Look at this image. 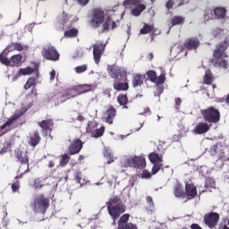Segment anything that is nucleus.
Here are the masks:
<instances>
[{
	"label": "nucleus",
	"mask_w": 229,
	"mask_h": 229,
	"mask_svg": "<svg viewBox=\"0 0 229 229\" xmlns=\"http://www.w3.org/2000/svg\"><path fill=\"white\" fill-rule=\"evenodd\" d=\"M229 41L228 38H225L223 42L217 44L213 50V58L210 60V63L215 67H220L222 69H228V61L226 58V49H228Z\"/></svg>",
	"instance_id": "nucleus-1"
},
{
	"label": "nucleus",
	"mask_w": 229,
	"mask_h": 229,
	"mask_svg": "<svg viewBox=\"0 0 229 229\" xmlns=\"http://www.w3.org/2000/svg\"><path fill=\"white\" fill-rule=\"evenodd\" d=\"M200 114L203 120L209 124H217L221 121V112L214 106H208L206 109H201Z\"/></svg>",
	"instance_id": "nucleus-2"
},
{
	"label": "nucleus",
	"mask_w": 229,
	"mask_h": 229,
	"mask_svg": "<svg viewBox=\"0 0 229 229\" xmlns=\"http://www.w3.org/2000/svg\"><path fill=\"white\" fill-rule=\"evenodd\" d=\"M32 208L35 214H45L49 208V199L46 198L44 194L38 195L34 199Z\"/></svg>",
	"instance_id": "nucleus-3"
},
{
	"label": "nucleus",
	"mask_w": 229,
	"mask_h": 229,
	"mask_svg": "<svg viewBox=\"0 0 229 229\" xmlns=\"http://www.w3.org/2000/svg\"><path fill=\"white\" fill-rule=\"evenodd\" d=\"M123 6H131V15L140 17L142 12L146 10V4H142V0H125Z\"/></svg>",
	"instance_id": "nucleus-4"
},
{
	"label": "nucleus",
	"mask_w": 229,
	"mask_h": 229,
	"mask_svg": "<svg viewBox=\"0 0 229 229\" xmlns=\"http://www.w3.org/2000/svg\"><path fill=\"white\" fill-rule=\"evenodd\" d=\"M26 114V110L24 108H21L19 112H16L13 115H12L8 120L0 126V137H3V135L8 133L10 131V126L15 123L20 117H22Z\"/></svg>",
	"instance_id": "nucleus-5"
},
{
	"label": "nucleus",
	"mask_w": 229,
	"mask_h": 229,
	"mask_svg": "<svg viewBox=\"0 0 229 229\" xmlns=\"http://www.w3.org/2000/svg\"><path fill=\"white\" fill-rule=\"evenodd\" d=\"M124 167H135V169H144L146 167V158L140 156H131L126 158Z\"/></svg>",
	"instance_id": "nucleus-6"
},
{
	"label": "nucleus",
	"mask_w": 229,
	"mask_h": 229,
	"mask_svg": "<svg viewBox=\"0 0 229 229\" xmlns=\"http://www.w3.org/2000/svg\"><path fill=\"white\" fill-rule=\"evenodd\" d=\"M41 55L45 60H49L50 62H58L60 60V53L53 46L45 47L41 51Z\"/></svg>",
	"instance_id": "nucleus-7"
},
{
	"label": "nucleus",
	"mask_w": 229,
	"mask_h": 229,
	"mask_svg": "<svg viewBox=\"0 0 229 229\" xmlns=\"http://www.w3.org/2000/svg\"><path fill=\"white\" fill-rule=\"evenodd\" d=\"M105 22V11L101 8H94L92 10V16H91V26L95 30L99 28L101 24Z\"/></svg>",
	"instance_id": "nucleus-8"
},
{
	"label": "nucleus",
	"mask_w": 229,
	"mask_h": 229,
	"mask_svg": "<svg viewBox=\"0 0 229 229\" xmlns=\"http://www.w3.org/2000/svg\"><path fill=\"white\" fill-rule=\"evenodd\" d=\"M107 212L109 216H111L113 221H117V219L121 217V214H124L126 212V205L121 202L114 206H108Z\"/></svg>",
	"instance_id": "nucleus-9"
},
{
	"label": "nucleus",
	"mask_w": 229,
	"mask_h": 229,
	"mask_svg": "<svg viewBox=\"0 0 229 229\" xmlns=\"http://www.w3.org/2000/svg\"><path fill=\"white\" fill-rule=\"evenodd\" d=\"M106 47V44L101 41H97L93 45V58L97 65H99V63L101 62V56H103V53H105Z\"/></svg>",
	"instance_id": "nucleus-10"
},
{
	"label": "nucleus",
	"mask_w": 229,
	"mask_h": 229,
	"mask_svg": "<svg viewBox=\"0 0 229 229\" xmlns=\"http://www.w3.org/2000/svg\"><path fill=\"white\" fill-rule=\"evenodd\" d=\"M219 213L210 212L204 216V223L206 226L208 228H216L217 226V223H219Z\"/></svg>",
	"instance_id": "nucleus-11"
},
{
	"label": "nucleus",
	"mask_w": 229,
	"mask_h": 229,
	"mask_svg": "<svg viewBox=\"0 0 229 229\" xmlns=\"http://www.w3.org/2000/svg\"><path fill=\"white\" fill-rule=\"evenodd\" d=\"M128 221H130V214H123L118 220L117 229H139L137 225Z\"/></svg>",
	"instance_id": "nucleus-12"
},
{
	"label": "nucleus",
	"mask_w": 229,
	"mask_h": 229,
	"mask_svg": "<svg viewBox=\"0 0 229 229\" xmlns=\"http://www.w3.org/2000/svg\"><path fill=\"white\" fill-rule=\"evenodd\" d=\"M81 149H83V141L80 138H75L68 147V155H78Z\"/></svg>",
	"instance_id": "nucleus-13"
},
{
	"label": "nucleus",
	"mask_w": 229,
	"mask_h": 229,
	"mask_svg": "<svg viewBox=\"0 0 229 229\" xmlns=\"http://www.w3.org/2000/svg\"><path fill=\"white\" fill-rule=\"evenodd\" d=\"M199 38L196 37H191L189 38H186L183 43V48L188 49V51H192L198 49L199 47Z\"/></svg>",
	"instance_id": "nucleus-14"
},
{
	"label": "nucleus",
	"mask_w": 229,
	"mask_h": 229,
	"mask_svg": "<svg viewBox=\"0 0 229 229\" xmlns=\"http://www.w3.org/2000/svg\"><path fill=\"white\" fill-rule=\"evenodd\" d=\"M38 126L45 131L46 135H49L51 137V133L53 131V128L55 126V123L51 119L43 120L38 123Z\"/></svg>",
	"instance_id": "nucleus-15"
},
{
	"label": "nucleus",
	"mask_w": 229,
	"mask_h": 229,
	"mask_svg": "<svg viewBox=\"0 0 229 229\" xmlns=\"http://www.w3.org/2000/svg\"><path fill=\"white\" fill-rule=\"evenodd\" d=\"M227 13L228 10L226 9V7L218 6L215 7L213 10V15L216 21H225L226 19Z\"/></svg>",
	"instance_id": "nucleus-16"
},
{
	"label": "nucleus",
	"mask_w": 229,
	"mask_h": 229,
	"mask_svg": "<svg viewBox=\"0 0 229 229\" xmlns=\"http://www.w3.org/2000/svg\"><path fill=\"white\" fill-rule=\"evenodd\" d=\"M117 115V109L114 107V106L110 105L108 108L106 110L105 114V123L108 124H114V119Z\"/></svg>",
	"instance_id": "nucleus-17"
},
{
	"label": "nucleus",
	"mask_w": 229,
	"mask_h": 229,
	"mask_svg": "<svg viewBox=\"0 0 229 229\" xmlns=\"http://www.w3.org/2000/svg\"><path fill=\"white\" fill-rule=\"evenodd\" d=\"M40 140H42V137H40V132L38 131H34L30 134L28 144L31 148H37L38 144H40Z\"/></svg>",
	"instance_id": "nucleus-18"
},
{
	"label": "nucleus",
	"mask_w": 229,
	"mask_h": 229,
	"mask_svg": "<svg viewBox=\"0 0 229 229\" xmlns=\"http://www.w3.org/2000/svg\"><path fill=\"white\" fill-rule=\"evenodd\" d=\"M76 96H79V94L76 90V86H74L72 89H66L62 95H59V98H63V99H61V103H64V101H67V99L76 98Z\"/></svg>",
	"instance_id": "nucleus-19"
},
{
	"label": "nucleus",
	"mask_w": 229,
	"mask_h": 229,
	"mask_svg": "<svg viewBox=\"0 0 229 229\" xmlns=\"http://www.w3.org/2000/svg\"><path fill=\"white\" fill-rule=\"evenodd\" d=\"M210 154L213 157H216V155H217L218 158L220 160H223V158H226V157H225V149H223V146L216 144V145H213L210 148Z\"/></svg>",
	"instance_id": "nucleus-20"
},
{
	"label": "nucleus",
	"mask_w": 229,
	"mask_h": 229,
	"mask_svg": "<svg viewBox=\"0 0 229 229\" xmlns=\"http://www.w3.org/2000/svg\"><path fill=\"white\" fill-rule=\"evenodd\" d=\"M185 196H187L188 199H194L196 196H198V190L194 184L187 183L185 185Z\"/></svg>",
	"instance_id": "nucleus-21"
},
{
	"label": "nucleus",
	"mask_w": 229,
	"mask_h": 229,
	"mask_svg": "<svg viewBox=\"0 0 229 229\" xmlns=\"http://www.w3.org/2000/svg\"><path fill=\"white\" fill-rule=\"evenodd\" d=\"M145 80H146V75L140 74V73L134 74L131 80V85L133 89H137V87H142Z\"/></svg>",
	"instance_id": "nucleus-22"
},
{
	"label": "nucleus",
	"mask_w": 229,
	"mask_h": 229,
	"mask_svg": "<svg viewBox=\"0 0 229 229\" xmlns=\"http://www.w3.org/2000/svg\"><path fill=\"white\" fill-rule=\"evenodd\" d=\"M14 157L19 164H30V156L24 154L21 149L14 151Z\"/></svg>",
	"instance_id": "nucleus-23"
},
{
	"label": "nucleus",
	"mask_w": 229,
	"mask_h": 229,
	"mask_svg": "<svg viewBox=\"0 0 229 229\" xmlns=\"http://www.w3.org/2000/svg\"><path fill=\"white\" fill-rule=\"evenodd\" d=\"M110 78L113 80H119V78L123 77V72L121 71V68H119L116 65H111L109 67L108 71Z\"/></svg>",
	"instance_id": "nucleus-24"
},
{
	"label": "nucleus",
	"mask_w": 229,
	"mask_h": 229,
	"mask_svg": "<svg viewBox=\"0 0 229 229\" xmlns=\"http://www.w3.org/2000/svg\"><path fill=\"white\" fill-rule=\"evenodd\" d=\"M115 28H117V23L110 16L106 17L102 24L103 31H110V30H115Z\"/></svg>",
	"instance_id": "nucleus-25"
},
{
	"label": "nucleus",
	"mask_w": 229,
	"mask_h": 229,
	"mask_svg": "<svg viewBox=\"0 0 229 229\" xmlns=\"http://www.w3.org/2000/svg\"><path fill=\"white\" fill-rule=\"evenodd\" d=\"M210 130V125L207 122L204 123H199L195 129L194 131L197 133V135H203V133H207Z\"/></svg>",
	"instance_id": "nucleus-26"
},
{
	"label": "nucleus",
	"mask_w": 229,
	"mask_h": 229,
	"mask_svg": "<svg viewBox=\"0 0 229 229\" xmlns=\"http://www.w3.org/2000/svg\"><path fill=\"white\" fill-rule=\"evenodd\" d=\"M75 90L81 96V94H87V92H90L94 90V86L92 84H82L75 86Z\"/></svg>",
	"instance_id": "nucleus-27"
},
{
	"label": "nucleus",
	"mask_w": 229,
	"mask_h": 229,
	"mask_svg": "<svg viewBox=\"0 0 229 229\" xmlns=\"http://www.w3.org/2000/svg\"><path fill=\"white\" fill-rule=\"evenodd\" d=\"M113 89L117 92H125L126 90H128V89H130V84H128V82H120L116 80L114 81Z\"/></svg>",
	"instance_id": "nucleus-28"
},
{
	"label": "nucleus",
	"mask_w": 229,
	"mask_h": 229,
	"mask_svg": "<svg viewBox=\"0 0 229 229\" xmlns=\"http://www.w3.org/2000/svg\"><path fill=\"white\" fill-rule=\"evenodd\" d=\"M204 85H212L214 83V74H212V71L207 70L205 75L203 77Z\"/></svg>",
	"instance_id": "nucleus-29"
},
{
	"label": "nucleus",
	"mask_w": 229,
	"mask_h": 229,
	"mask_svg": "<svg viewBox=\"0 0 229 229\" xmlns=\"http://www.w3.org/2000/svg\"><path fill=\"white\" fill-rule=\"evenodd\" d=\"M35 81H37L35 78H29L24 85V89L29 90V89H31V87H33L32 94H35V96H37V88H35Z\"/></svg>",
	"instance_id": "nucleus-30"
},
{
	"label": "nucleus",
	"mask_w": 229,
	"mask_h": 229,
	"mask_svg": "<svg viewBox=\"0 0 229 229\" xmlns=\"http://www.w3.org/2000/svg\"><path fill=\"white\" fill-rule=\"evenodd\" d=\"M148 160L151 162V164H160L164 162L162 159V155H158L155 152H152L148 155Z\"/></svg>",
	"instance_id": "nucleus-31"
},
{
	"label": "nucleus",
	"mask_w": 229,
	"mask_h": 229,
	"mask_svg": "<svg viewBox=\"0 0 229 229\" xmlns=\"http://www.w3.org/2000/svg\"><path fill=\"white\" fill-rule=\"evenodd\" d=\"M22 63V55L17 54L11 57V66L12 67H19V65Z\"/></svg>",
	"instance_id": "nucleus-32"
},
{
	"label": "nucleus",
	"mask_w": 229,
	"mask_h": 229,
	"mask_svg": "<svg viewBox=\"0 0 229 229\" xmlns=\"http://www.w3.org/2000/svg\"><path fill=\"white\" fill-rule=\"evenodd\" d=\"M117 102L119 103L120 106H123V108L128 109V96L124 94H120L117 97Z\"/></svg>",
	"instance_id": "nucleus-33"
},
{
	"label": "nucleus",
	"mask_w": 229,
	"mask_h": 229,
	"mask_svg": "<svg viewBox=\"0 0 229 229\" xmlns=\"http://www.w3.org/2000/svg\"><path fill=\"white\" fill-rule=\"evenodd\" d=\"M174 194L175 198H185V191L182 187V184H176L174 186Z\"/></svg>",
	"instance_id": "nucleus-34"
},
{
	"label": "nucleus",
	"mask_w": 229,
	"mask_h": 229,
	"mask_svg": "<svg viewBox=\"0 0 229 229\" xmlns=\"http://www.w3.org/2000/svg\"><path fill=\"white\" fill-rule=\"evenodd\" d=\"M155 30V25H149L145 23L143 28L140 30V35H148V33H151Z\"/></svg>",
	"instance_id": "nucleus-35"
},
{
	"label": "nucleus",
	"mask_w": 229,
	"mask_h": 229,
	"mask_svg": "<svg viewBox=\"0 0 229 229\" xmlns=\"http://www.w3.org/2000/svg\"><path fill=\"white\" fill-rule=\"evenodd\" d=\"M185 23V18L183 16H174L172 19V26H180V24Z\"/></svg>",
	"instance_id": "nucleus-36"
},
{
	"label": "nucleus",
	"mask_w": 229,
	"mask_h": 229,
	"mask_svg": "<svg viewBox=\"0 0 229 229\" xmlns=\"http://www.w3.org/2000/svg\"><path fill=\"white\" fill-rule=\"evenodd\" d=\"M105 134V126L100 127L99 129H96L95 131L91 133V136L95 139H99V137H103Z\"/></svg>",
	"instance_id": "nucleus-37"
},
{
	"label": "nucleus",
	"mask_w": 229,
	"mask_h": 229,
	"mask_svg": "<svg viewBox=\"0 0 229 229\" xmlns=\"http://www.w3.org/2000/svg\"><path fill=\"white\" fill-rule=\"evenodd\" d=\"M64 37L67 38H74V37H78L77 29H71L69 30L64 31Z\"/></svg>",
	"instance_id": "nucleus-38"
},
{
	"label": "nucleus",
	"mask_w": 229,
	"mask_h": 229,
	"mask_svg": "<svg viewBox=\"0 0 229 229\" xmlns=\"http://www.w3.org/2000/svg\"><path fill=\"white\" fill-rule=\"evenodd\" d=\"M18 173H22V174L30 173V163H20Z\"/></svg>",
	"instance_id": "nucleus-39"
},
{
	"label": "nucleus",
	"mask_w": 229,
	"mask_h": 229,
	"mask_svg": "<svg viewBox=\"0 0 229 229\" xmlns=\"http://www.w3.org/2000/svg\"><path fill=\"white\" fill-rule=\"evenodd\" d=\"M121 203V199L118 196H114L106 202V207H115Z\"/></svg>",
	"instance_id": "nucleus-40"
},
{
	"label": "nucleus",
	"mask_w": 229,
	"mask_h": 229,
	"mask_svg": "<svg viewBox=\"0 0 229 229\" xmlns=\"http://www.w3.org/2000/svg\"><path fill=\"white\" fill-rule=\"evenodd\" d=\"M19 71L21 76H28V74H33V72H35V70L30 66L26 68H21Z\"/></svg>",
	"instance_id": "nucleus-41"
},
{
	"label": "nucleus",
	"mask_w": 229,
	"mask_h": 229,
	"mask_svg": "<svg viewBox=\"0 0 229 229\" xmlns=\"http://www.w3.org/2000/svg\"><path fill=\"white\" fill-rule=\"evenodd\" d=\"M154 83H156V85H164V83H165V73H161L158 77H156Z\"/></svg>",
	"instance_id": "nucleus-42"
},
{
	"label": "nucleus",
	"mask_w": 229,
	"mask_h": 229,
	"mask_svg": "<svg viewBox=\"0 0 229 229\" xmlns=\"http://www.w3.org/2000/svg\"><path fill=\"white\" fill-rule=\"evenodd\" d=\"M44 187V182L40 180V178L34 180L33 188L35 191H39V189H42Z\"/></svg>",
	"instance_id": "nucleus-43"
},
{
	"label": "nucleus",
	"mask_w": 229,
	"mask_h": 229,
	"mask_svg": "<svg viewBox=\"0 0 229 229\" xmlns=\"http://www.w3.org/2000/svg\"><path fill=\"white\" fill-rule=\"evenodd\" d=\"M69 160H71V157H69V154H64L60 160V165L62 167H65V165L69 164Z\"/></svg>",
	"instance_id": "nucleus-44"
},
{
	"label": "nucleus",
	"mask_w": 229,
	"mask_h": 229,
	"mask_svg": "<svg viewBox=\"0 0 229 229\" xmlns=\"http://www.w3.org/2000/svg\"><path fill=\"white\" fill-rule=\"evenodd\" d=\"M0 62L3 65H6L7 67L11 65V60L8 59V56L4 54H0Z\"/></svg>",
	"instance_id": "nucleus-45"
},
{
	"label": "nucleus",
	"mask_w": 229,
	"mask_h": 229,
	"mask_svg": "<svg viewBox=\"0 0 229 229\" xmlns=\"http://www.w3.org/2000/svg\"><path fill=\"white\" fill-rule=\"evenodd\" d=\"M146 74H147L148 80L150 81H152V83H155V81L157 80V72H155L153 70H149L148 72H147Z\"/></svg>",
	"instance_id": "nucleus-46"
},
{
	"label": "nucleus",
	"mask_w": 229,
	"mask_h": 229,
	"mask_svg": "<svg viewBox=\"0 0 229 229\" xmlns=\"http://www.w3.org/2000/svg\"><path fill=\"white\" fill-rule=\"evenodd\" d=\"M89 69V66L87 64H81L74 68V71L77 74H81L82 72H85Z\"/></svg>",
	"instance_id": "nucleus-47"
},
{
	"label": "nucleus",
	"mask_w": 229,
	"mask_h": 229,
	"mask_svg": "<svg viewBox=\"0 0 229 229\" xmlns=\"http://www.w3.org/2000/svg\"><path fill=\"white\" fill-rule=\"evenodd\" d=\"M216 187V182L212 178H208L205 182L206 189H214Z\"/></svg>",
	"instance_id": "nucleus-48"
},
{
	"label": "nucleus",
	"mask_w": 229,
	"mask_h": 229,
	"mask_svg": "<svg viewBox=\"0 0 229 229\" xmlns=\"http://www.w3.org/2000/svg\"><path fill=\"white\" fill-rule=\"evenodd\" d=\"M97 126H98V124H96L95 122H89L86 128L87 133H91V134L94 133V130H96Z\"/></svg>",
	"instance_id": "nucleus-49"
},
{
	"label": "nucleus",
	"mask_w": 229,
	"mask_h": 229,
	"mask_svg": "<svg viewBox=\"0 0 229 229\" xmlns=\"http://www.w3.org/2000/svg\"><path fill=\"white\" fill-rule=\"evenodd\" d=\"M162 167H164V165L162 163H154V165L151 171L152 174H157V173H158V171H160Z\"/></svg>",
	"instance_id": "nucleus-50"
},
{
	"label": "nucleus",
	"mask_w": 229,
	"mask_h": 229,
	"mask_svg": "<svg viewBox=\"0 0 229 229\" xmlns=\"http://www.w3.org/2000/svg\"><path fill=\"white\" fill-rule=\"evenodd\" d=\"M11 189H12L13 192H19V190L21 189V182H19V181L14 182L12 184Z\"/></svg>",
	"instance_id": "nucleus-51"
},
{
	"label": "nucleus",
	"mask_w": 229,
	"mask_h": 229,
	"mask_svg": "<svg viewBox=\"0 0 229 229\" xmlns=\"http://www.w3.org/2000/svg\"><path fill=\"white\" fill-rule=\"evenodd\" d=\"M13 49L16 51H22L24 49V46L19 42L13 43Z\"/></svg>",
	"instance_id": "nucleus-52"
},
{
	"label": "nucleus",
	"mask_w": 229,
	"mask_h": 229,
	"mask_svg": "<svg viewBox=\"0 0 229 229\" xmlns=\"http://www.w3.org/2000/svg\"><path fill=\"white\" fill-rule=\"evenodd\" d=\"M74 180L77 183H81V172H76L74 174Z\"/></svg>",
	"instance_id": "nucleus-53"
},
{
	"label": "nucleus",
	"mask_w": 229,
	"mask_h": 229,
	"mask_svg": "<svg viewBox=\"0 0 229 229\" xmlns=\"http://www.w3.org/2000/svg\"><path fill=\"white\" fill-rule=\"evenodd\" d=\"M141 178H145V179L151 178V173H149V171H148V170H143V172L141 174Z\"/></svg>",
	"instance_id": "nucleus-54"
},
{
	"label": "nucleus",
	"mask_w": 229,
	"mask_h": 229,
	"mask_svg": "<svg viewBox=\"0 0 229 229\" xmlns=\"http://www.w3.org/2000/svg\"><path fill=\"white\" fill-rule=\"evenodd\" d=\"M174 6V0H168L165 4V7L167 10H173V7Z\"/></svg>",
	"instance_id": "nucleus-55"
},
{
	"label": "nucleus",
	"mask_w": 229,
	"mask_h": 229,
	"mask_svg": "<svg viewBox=\"0 0 229 229\" xmlns=\"http://www.w3.org/2000/svg\"><path fill=\"white\" fill-rule=\"evenodd\" d=\"M146 201L149 205V207H153L155 202H153V198L151 196L146 197Z\"/></svg>",
	"instance_id": "nucleus-56"
},
{
	"label": "nucleus",
	"mask_w": 229,
	"mask_h": 229,
	"mask_svg": "<svg viewBox=\"0 0 229 229\" xmlns=\"http://www.w3.org/2000/svg\"><path fill=\"white\" fill-rule=\"evenodd\" d=\"M181 105H182V98H175V108H176V110H180Z\"/></svg>",
	"instance_id": "nucleus-57"
},
{
	"label": "nucleus",
	"mask_w": 229,
	"mask_h": 229,
	"mask_svg": "<svg viewBox=\"0 0 229 229\" xmlns=\"http://www.w3.org/2000/svg\"><path fill=\"white\" fill-rule=\"evenodd\" d=\"M89 2H90V0H77V3L81 6H87V4H89Z\"/></svg>",
	"instance_id": "nucleus-58"
},
{
	"label": "nucleus",
	"mask_w": 229,
	"mask_h": 229,
	"mask_svg": "<svg viewBox=\"0 0 229 229\" xmlns=\"http://www.w3.org/2000/svg\"><path fill=\"white\" fill-rule=\"evenodd\" d=\"M55 78H56V71L52 70L50 72V81H55Z\"/></svg>",
	"instance_id": "nucleus-59"
},
{
	"label": "nucleus",
	"mask_w": 229,
	"mask_h": 229,
	"mask_svg": "<svg viewBox=\"0 0 229 229\" xmlns=\"http://www.w3.org/2000/svg\"><path fill=\"white\" fill-rule=\"evenodd\" d=\"M21 73L20 71L17 72V73L13 77V81H17V80H19V78H21Z\"/></svg>",
	"instance_id": "nucleus-60"
},
{
	"label": "nucleus",
	"mask_w": 229,
	"mask_h": 229,
	"mask_svg": "<svg viewBox=\"0 0 229 229\" xmlns=\"http://www.w3.org/2000/svg\"><path fill=\"white\" fill-rule=\"evenodd\" d=\"M224 223L223 229H229V219H224Z\"/></svg>",
	"instance_id": "nucleus-61"
},
{
	"label": "nucleus",
	"mask_w": 229,
	"mask_h": 229,
	"mask_svg": "<svg viewBox=\"0 0 229 229\" xmlns=\"http://www.w3.org/2000/svg\"><path fill=\"white\" fill-rule=\"evenodd\" d=\"M64 13V19L62 21V24L64 26L69 20L67 19V14H65V13Z\"/></svg>",
	"instance_id": "nucleus-62"
},
{
	"label": "nucleus",
	"mask_w": 229,
	"mask_h": 229,
	"mask_svg": "<svg viewBox=\"0 0 229 229\" xmlns=\"http://www.w3.org/2000/svg\"><path fill=\"white\" fill-rule=\"evenodd\" d=\"M8 152V148L4 147L3 148H1L0 150V155H4V153Z\"/></svg>",
	"instance_id": "nucleus-63"
},
{
	"label": "nucleus",
	"mask_w": 229,
	"mask_h": 229,
	"mask_svg": "<svg viewBox=\"0 0 229 229\" xmlns=\"http://www.w3.org/2000/svg\"><path fill=\"white\" fill-rule=\"evenodd\" d=\"M48 167L52 169V167H55V160H50L48 162Z\"/></svg>",
	"instance_id": "nucleus-64"
}]
</instances>
